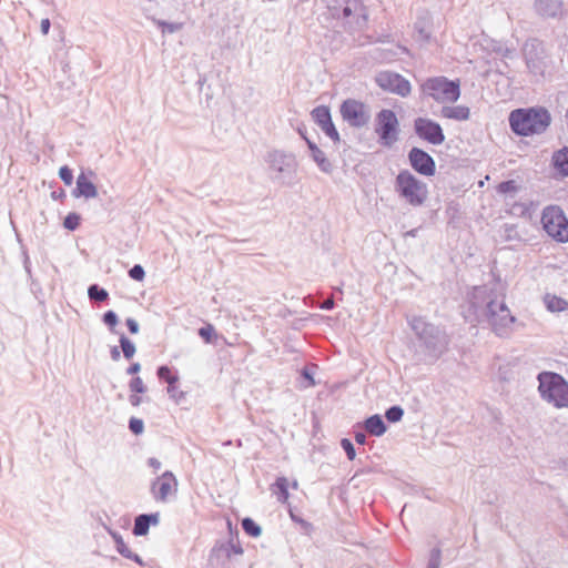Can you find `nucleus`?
I'll return each instance as SVG.
<instances>
[{
    "instance_id": "1",
    "label": "nucleus",
    "mask_w": 568,
    "mask_h": 568,
    "mask_svg": "<svg viewBox=\"0 0 568 568\" xmlns=\"http://www.w3.org/2000/svg\"><path fill=\"white\" fill-rule=\"evenodd\" d=\"M465 318L469 323H487L499 337L509 336L516 322L504 298L493 297L486 286L474 288Z\"/></svg>"
},
{
    "instance_id": "2",
    "label": "nucleus",
    "mask_w": 568,
    "mask_h": 568,
    "mask_svg": "<svg viewBox=\"0 0 568 568\" xmlns=\"http://www.w3.org/2000/svg\"><path fill=\"white\" fill-rule=\"evenodd\" d=\"M550 113L544 108L516 109L509 114L511 130L521 136L540 134L550 125Z\"/></svg>"
},
{
    "instance_id": "3",
    "label": "nucleus",
    "mask_w": 568,
    "mask_h": 568,
    "mask_svg": "<svg viewBox=\"0 0 568 568\" xmlns=\"http://www.w3.org/2000/svg\"><path fill=\"white\" fill-rule=\"evenodd\" d=\"M409 324L428 354L434 358H438L447 349L449 338L444 329L427 323L423 317H413Z\"/></svg>"
},
{
    "instance_id": "4",
    "label": "nucleus",
    "mask_w": 568,
    "mask_h": 568,
    "mask_svg": "<svg viewBox=\"0 0 568 568\" xmlns=\"http://www.w3.org/2000/svg\"><path fill=\"white\" fill-rule=\"evenodd\" d=\"M540 397L557 408L568 407V383L554 372H541L537 376Z\"/></svg>"
},
{
    "instance_id": "5",
    "label": "nucleus",
    "mask_w": 568,
    "mask_h": 568,
    "mask_svg": "<svg viewBox=\"0 0 568 568\" xmlns=\"http://www.w3.org/2000/svg\"><path fill=\"white\" fill-rule=\"evenodd\" d=\"M422 94L437 103H454L460 97L459 80H449L446 77L427 78L420 84Z\"/></svg>"
},
{
    "instance_id": "6",
    "label": "nucleus",
    "mask_w": 568,
    "mask_h": 568,
    "mask_svg": "<svg viewBox=\"0 0 568 568\" xmlns=\"http://www.w3.org/2000/svg\"><path fill=\"white\" fill-rule=\"evenodd\" d=\"M395 191L412 206H420L427 199V186L408 170H402L395 180Z\"/></svg>"
},
{
    "instance_id": "7",
    "label": "nucleus",
    "mask_w": 568,
    "mask_h": 568,
    "mask_svg": "<svg viewBox=\"0 0 568 568\" xmlns=\"http://www.w3.org/2000/svg\"><path fill=\"white\" fill-rule=\"evenodd\" d=\"M541 223L546 233L560 243L568 242V219L559 206H547L542 211Z\"/></svg>"
},
{
    "instance_id": "8",
    "label": "nucleus",
    "mask_w": 568,
    "mask_h": 568,
    "mask_svg": "<svg viewBox=\"0 0 568 568\" xmlns=\"http://www.w3.org/2000/svg\"><path fill=\"white\" fill-rule=\"evenodd\" d=\"M375 133L383 146H392L399 134V122L393 110L383 109L375 116Z\"/></svg>"
},
{
    "instance_id": "9",
    "label": "nucleus",
    "mask_w": 568,
    "mask_h": 568,
    "mask_svg": "<svg viewBox=\"0 0 568 568\" xmlns=\"http://www.w3.org/2000/svg\"><path fill=\"white\" fill-rule=\"evenodd\" d=\"M266 163L271 171L275 172V179L282 183H290L297 170V161L294 154L273 150L267 153Z\"/></svg>"
},
{
    "instance_id": "10",
    "label": "nucleus",
    "mask_w": 568,
    "mask_h": 568,
    "mask_svg": "<svg viewBox=\"0 0 568 568\" xmlns=\"http://www.w3.org/2000/svg\"><path fill=\"white\" fill-rule=\"evenodd\" d=\"M341 115L349 126L361 129L371 121V109L367 104L355 99L345 100L339 108Z\"/></svg>"
},
{
    "instance_id": "11",
    "label": "nucleus",
    "mask_w": 568,
    "mask_h": 568,
    "mask_svg": "<svg viewBox=\"0 0 568 568\" xmlns=\"http://www.w3.org/2000/svg\"><path fill=\"white\" fill-rule=\"evenodd\" d=\"M375 82L384 91L395 93L403 98L409 95L412 91L410 83L407 79L398 73L390 71H382L377 73L375 77Z\"/></svg>"
},
{
    "instance_id": "12",
    "label": "nucleus",
    "mask_w": 568,
    "mask_h": 568,
    "mask_svg": "<svg viewBox=\"0 0 568 568\" xmlns=\"http://www.w3.org/2000/svg\"><path fill=\"white\" fill-rule=\"evenodd\" d=\"M415 133L423 140L434 145H440L445 141V134L439 123L427 119L417 118L414 121Z\"/></svg>"
},
{
    "instance_id": "13",
    "label": "nucleus",
    "mask_w": 568,
    "mask_h": 568,
    "mask_svg": "<svg viewBox=\"0 0 568 568\" xmlns=\"http://www.w3.org/2000/svg\"><path fill=\"white\" fill-rule=\"evenodd\" d=\"M176 490L178 479L170 470L164 471L151 484V494L156 501L165 503Z\"/></svg>"
},
{
    "instance_id": "14",
    "label": "nucleus",
    "mask_w": 568,
    "mask_h": 568,
    "mask_svg": "<svg viewBox=\"0 0 568 568\" xmlns=\"http://www.w3.org/2000/svg\"><path fill=\"white\" fill-rule=\"evenodd\" d=\"M408 161L410 166L417 173L425 176H432L435 174V161L426 151L419 148H412L408 152Z\"/></svg>"
},
{
    "instance_id": "15",
    "label": "nucleus",
    "mask_w": 568,
    "mask_h": 568,
    "mask_svg": "<svg viewBox=\"0 0 568 568\" xmlns=\"http://www.w3.org/2000/svg\"><path fill=\"white\" fill-rule=\"evenodd\" d=\"M561 0H535L534 9L542 18H558L562 14Z\"/></svg>"
},
{
    "instance_id": "16",
    "label": "nucleus",
    "mask_w": 568,
    "mask_h": 568,
    "mask_svg": "<svg viewBox=\"0 0 568 568\" xmlns=\"http://www.w3.org/2000/svg\"><path fill=\"white\" fill-rule=\"evenodd\" d=\"M75 189L72 191L74 197L93 199L98 195L97 186L87 178L84 173H81L77 178Z\"/></svg>"
},
{
    "instance_id": "17",
    "label": "nucleus",
    "mask_w": 568,
    "mask_h": 568,
    "mask_svg": "<svg viewBox=\"0 0 568 568\" xmlns=\"http://www.w3.org/2000/svg\"><path fill=\"white\" fill-rule=\"evenodd\" d=\"M306 144L311 151L313 161L317 164L318 169L324 173H331L333 165L329 160L325 156V153L310 139H306Z\"/></svg>"
},
{
    "instance_id": "18",
    "label": "nucleus",
    "mask_w": 568,
    "mask_h": 568,
    "mask_svg": "<svg viewBox=\"0 0 568 568\" xmlns=\"http://www.w3.org/2000/svg\"><path fill=\"white\" fill-rule=\"evenodd\" d=\"M440 116L456 121H466L470 116V110L465 105H444L440 110Z\"/></svg>"
},
{
    "instance_id": "19",
    "label": "nucleus",
    "mask_w": 568,
    "mask_h": 568,
    "mask_svg": "<svg viewBox=\"0 0 568 568\" xmlns=\"http://www.w3.org/2000/svg\"><path fill=\"white\" fill-rule=\"evenodd\" d=\"M521 185L516 180L503 181L496 186L497 193L504 195L507 204L515 199L516 194L521 191Z\"/></svg>"
},
{
    "instance_id": "20",
    "label": "nucleus",
    "mask_w": 568,
    "mask_h": 568,
    "mask_svg": "<svg viewBox=\"0 0 568 568\" xmlns=\"http://www.w3.org/2000/svg\"><path fill=\"white\" fill-rule=\"evenodd\" d=\"M365 430L373 436H382L386 433V425L381 415L375 414L366 418L364 422Z\"/></svg>"
},
{
    "instance_id": "21",
    "label": "nucleus",
    "mask_w": 568,
    "mask_h": 568,
    "mask_svg": "<svg viewBox=\"0 0 568 568\" xmlns=\"http://www.w3.org/2000/svg\"><path fill=\"white\" fill-rule=\"evenodd\" d=\"M156 375L160 379H164L169 384L168 394L170 397H175V395H173V390H175V384L179 381V376L172 375L171 368L166 365L158 367Z\"/></svg>"
},
{
    "instance_id": "22",
    "label": "nucleus",
    "mask_w": 568,
    "mask_h": 568,
    "mask_svg": "<svg viewBox=\"0 0 568 568\" xmlns=\"http://www.w3.org/2000/svg\"><path fill=\"white\" fill-rule=\"evenodd\" d=\"M544 303L549 312H565L568 311V302L559 296L546 294Z\"/></svg>"
},
{
    "instance_id": "23",
    "label": "nucleus",
    "mask_w": 568,
    "mask_h": 568,
    "mask_svg": "<svg viewBox=\"0 0 568 568\" xmlns=\"http://www.w3.org/2000/svg\"><path fill=\"white\" fill-rule=\"evenodd\" d=\"M555 169L562 175H568V148H564L552 155Z\"/></svg>"
},
{
    "instance_id": "24",
    "label": "nucleus",
    "mask_w": 568,
    "mask_h": 568,
    "mask_svg": "<svg viewBox=\"0 0 568 568\" xmlns=\"http://www.w3.org/2000/svg\"><path fill=\"white\" fill-rule=\"evenodd\" d=\"M220 554H224L226 557H231L232 554L242 555L243 549L239 544H234L231 540L227 544L216 545L211 551V556H219Z\"/></svg>"
},
{
    "instance_id": "25",
    "label": "nucleus",
    "mask_w": 568,
    "mask_h": 568,
    "mask_svg": "<svg viewBox=\"0 0 568 568\" xmlns=\"http://www.w3.org/2000/svg\"><path fill=\"white\" fill-rule=\"evenodd\" d=\"M312 118L314 122L321 128L323 124L327 123L329 120H332L331 111L325 105L316 106L312 111Z\"/></svg>"
},
{
    "instance_id": "26",
    "label": "nucleus",
    "mask_w": 568,
    "mask_h": 568,
    "mask_svg": "<svg viewBox=\"0 0 568 568\" xmlns=\"http://www.w3.org/2000/svg\"><path fill=\"white\" fill-rule=\"evenodd\" d=\"M149 529L150 525L145 517L142 514L138 515L134 519V525L132 529L133 535L136 537L145 536L148 535Z\"/></svg>"
},
{
    "instance_id": "27",
    "label": "nucleus",
    "mask_w": 568,
    "mask_h": 568,
    "mask_svg": "<svg viewBox=\"0 0 568 568\" xmlns=\"http://www.w3.org/2000/svg\"><path fill=\"white\" fill-rule=\"evenodd\" d=\"M88 296L93 302H105L109 298V293L98 284H92L88 288Z\"/></svg>"
},
{
    "instance_id": "28",
    "label": "nucleus",
    "mask_w": 568,
    "mask_h": 568,
    "mask_svg": "<svg viewBox=\"0 0 568 568\" xmlns=\"http://www.w3.org/2000/svg\"><path fill=\"white\" fill-rule=\"evenodd\" d=\"M197 334L207 344H214L217 338L214 326L209 323L200 327Z\"/></svg>"
},
{
    "instance_id": "29",
    "label": "nucleus",
    "mask_w": 568,
    "mask_h": 568,
    "mask_svg": "<svg viewBox=\"0 0 568 568\" xmlns=\"http://www.w3.org/2000/svg\"><path fill=\"white\" fill-rule=\"evenodd\" d=\"M118 552L123 556L124 558L126 559H130V560H133L134 562H136L138 565L140 566H144V561L142 560V558L130 550V548L128 547V545L124 542V540L122 542H119V546L115 547Z\"/></svg>"
},
{
    "instance_id": "30",
    "label": "nucleus",
    "mask_w": 568,
    "mask_h": 568,
    "mask_svg": "<svg viewBox=\"0 0 568 568\" xmlns=\"http://www.w3.org/2000/svg\"><path fill=\"white\" fill-rule=\"evenodd\" d=\"M242 529L251 537H258L262 534L261 527L250 517H246L241 523Z\"/></svg>"
},
{
    "instance_id": "31",
    "label": "nucleus",
    "mask_w": 568,
    "mask_h": 568,
    "mask_svg": "<svg viewBox=\"0 0 568 568\" xmlns=\"http://www.w3.org/2000/svg\"><path fill=\"white\" fill-rule=\"evenodd\" d=\"M119 343H120V347L123 352V356L126 359L132 358L136 352L135 345L124 334H122L120 336Z\"/></svg>"
},
{
    "instance_id": "32",
    "label": "nucleus",
    "mask_w": 568,
    "mask_h": 568,
    "mask_svg": "<svg viewBox=\"0 0 568 568\" xmlns=\"http://www.w3.org/2000/svg\"><path fill=\"white\" fill-rule=\"evenodd\" d=\"M277 488V499L281 503H285L288 499V483L285 477H278L275 481Z\"/></svg>"
},
{
    "instance_id": "33",
    "label": "nucleus",
    "mask_w": 568,
    "mask_h": 568,
    "mask_svg": "<svg viewBox=\"0 0 568 568\" xmlns=\"http://www.w3.org/2000/svg\"><path fill=\"white\" fill-rule=\"evenodd\" d=\"M486 49L489 51V52H495L501 57H510L511 54V50L509 48H507L506 45H504L501 42L499 41H495V40H491L487 43V47Z\"/></svg>"
},
{
    "instance_id": "34",
    "label": "nucleus",
    "mask_w": 568,
    "mask_h": 568,
    "mask_svg": "<svg viewBox=\"0 0 568 568\" xmlns=\"http://www.w3.org/2000/svg\"><path fill=\"white\" fill-rule=\"evenodd\" d=\"M404 409L398 406L394 405L386 409L385 417L389 423H397L403 418Z\"/></svg>"
},
{
    "instance_id": "35",
    "label": "nucleus",
    "mask_w": 568,
    "mask_h": 568,
    "mask_svg": "<svg viewBox=\"0 0 568 568\" xmlns=\"http://www.w3.org/2000/svg\"><path fill=\"white\" fill-rule=\"evenodd\" d=\"M80 215L75 212L69 213L63 221V226L69 231H74L80 225Z\"/></svg>"
},
{
    "instance_id": "36",
    "label": "nucleus",
    "mask_w": 568,
    "mask_h": 568,
    "mask_svg": "<svg viewBox=\"0 0 568 568\" xmlns=\"http://www.w3.org/2000/svg\"><path fill=\"white\" fill-rule=\"evenodd\" d=\"M321 130L335 143L339 142V133L332 120L321 126Z\"/></svg>"
},
{
    "instance_id": "37",
    "label": "nucleus",
    "mask_w": 568,
    "mask_h": 568,
    "mask_svg": "<svg viewBox=\"0 0 568 568\" xmlns=\"http://www.w3.org/2000/svg\"><path fill=\"white\" fill-rule=\"evenodd\" d=\"M156 24L161 28L163 33H174L182 29V23H171L163 20H156Z\"/></svg>"
},
{
    "instance_id": "38",
    "label": "nucleus",
    "mask_w": 568,
    "mask_h": 568,
    "mask_svg": "<svg viewBox=\"0 0 568 568\" xmlns=\"http://www.w3.org/2000/svg\"><path fill=\"white\" fill-rule=\"evenodd\" d=\"M129 388L132 393H136V394H143L146 392V386L144 385L143 381L139 376L133 377L129 382Z\"/></svg>"
},
{
    "instance_id": "39",
    "label": "nucleus",
    "mask_w": 568,
    "mask_h": 568,
    "mask_svg": "<svg viewBox=\"0 0 568 568\" xmlns=\"http://www.w3.org/2000/svg\"><path fill=\"white\" fill-rule=\"evenodd\" d=\"M102 321L113 332V327L116 326L119 318L115 312L106 311L103 314Z\"/></svg>"
},
{
    "instance_id": "40",
    "label": "nucleus",
    "mask_w": 568,
    "mask_h": 568,
    "mask_svg": "<svg viewBox=\"0 0 568 568\" xmlns=\"http://www.w3.org/2000/svg\"><path fill=\"white\" fill-rule=\"evenodd\" d=\"M129 429L134 434V435H140L143 433L144 430V424H143V420L140 419V418H135V417H131L130 420H129Z\"/></svg>"
},
{
    "instance_id": "41",
    "label": "nucleus",
    "mask_w": 568,
    "mask_h": 568,
    "mask_svg": "<svg viewBox=\"0 0 568 568\" xmlns=\"http://www.w3.org/2000/svg\"><path fill=\"white\" fill-rule=\"evenodd\" d=\"M540 45V42L536 39L525 44L524 51L527 60V64L530 65L532 62L531 51L536 50Z\"/></svg>"
},
{
    "instance_id": "42",
    "label": "nucleus",
    "mask_w": 568,
    "mask_h": 568,
    "mask_svg": "<svg viewBox=\"0 0 568 568\" xmlns=\"http://www.w3.org/2000/svg\"><path fill=\"white\" fill-rule=\"evenodd\" d=\"M440 559H442L440 549L434 548L430 551V556H429V561H428L427 568H439Z\"/></svg>"
},
{
    "instance_id": "43",
    "label": "nucleus",
    "mask_w": 568,
    "mask_h": 568,
    "mask_svg": "<svg viewBox=\"0 0 568 568\" xmlns=\"http://www.w3.org/2000/svg\"><path fill=\"white\" fill-rule=\"evenodd\" d=\"M341 446L344 449V452L346 453L347 458L349 460H353L356 456V452H355L353 443L347 438H343L341 440Z\"/></svg>"
},
{
    "instance_id": "44",
    "label": "nucleus",
    "mask_w": 568,
    "mask_h": 568,
    "mask_svg": "<svg viewBox=\"0 0 568 568\" xmlns=\"http://www.w3.org/2000/svg\"><path fill=\"white\" fill-rule=\"evenodd\" d=\"M129 276L132 280L140 282L145 276L144 268L140 264H135L129 270Z\"/></svg>"
},
{
    "instance_id": "45",
    "label": "nucleus",
    "mask_w": 568,
    "mask_h": 568,
    "mask_svg": "<svg viewBox=\"0 0 568 568\" xmlns=\"http://www.w3.org/2000/svg\"><path fill=\"white\" fill-rule=\"evenodd\" d=\"M59 176L60 179L67 184L71 185L73 182V173L72 170L69 169L67 165L60 168L59 170Z\"/></svg>"
},
{
    "instance_id": "46",
    "label": "nucleus",
    "mask_w": 568,
    "mask_h": 568,
    "mask_svg": "<svg viewBox=\"0 0 568 568\" xmlns=\"http://www.w3.org/2000/svg\"><path fill=\"white\" fill-rule=\"evenodd\" d=\"M301 375H302V377L307 382V383L304 385V387H306V388H307V387L315 386V381H314V378H313L312 374L310 373V371H308L306 367H304V368L302 369Z\"/></svg>"
},
{
    "instance_id": "47",
    "label": "nucleus",
    "mask_w": 568,
    "mask_h": 568,
    "mask_svg": "<svg viewBox=\"0 0 568 568\" xmlns=\"http://www.w3.org/2000/svg\"><path fill=\"white\" fill-rule=\"evenodd\" d=\"M125 324H126L130 333H132V334L139 333L140 326H139V323L134 318H131V317L126 318Z\"/></svg>"
},
{
    "instance_id": "48",
    "label": "nucleus",
    "mask_w": 568,
    "mask_h": 568,
    "mask_svg": "<svg viewBox=\"0 0 568 568\" xmlns=\"http://www.w3.org/2000/svg\"><path fill=\"white\" fill-rule=\"evenodd\" d=\"M148 520L149 525L158 526L160 523V513L142 514Z\"/></svg>"
},
{
    "instance_id": "49",
    "label": "nucleus",
    "mask_w": 568,
    "mask_h": 568,
    "mask_svg": "<svg viewBox=\"0 0 568 568\" xmlns=\"http://www.w3.org/2000/svg\"><path fill=\"white\" fill-rule=\"evenodd\" d=\"M343 4L342 12L344 18H348L352 14V6L349 0H342Z\"/></svg>"
},
{
    "instance_id": "50",
    "label": "nucleus",
    "mask_w": 568,
    "mask_h": 568,
    "mask_svg": "<svg viewBox=\"0 0 568 568\" xmlns=\"http://www.w3.org/2000/svg\"><path fill=\"white\" fill-rule=\"evenodd\" d=\"M146 463L148 466L153 468L155 471L159 470L162 466L161 462L155 457H150Z\"/></svg>"
},
{
    "instance_id": "51",
    "label": "nucleus",
    "mask_w": 568,
    "mask_h": 568,
    "mask_svg": "<svg viewBox=\"0 0 568 568\" xmlns=\"http://www.w3.org/2000/svg\"><path fill=\"white\" fill-rule=\"evenodd\" d=\"M51 27V22L48 18L42 19L40 23V29L43 34H48Z\"/></svg>"
},
{
    "instance_id": "52",
    "label": "nucleus",
    "mask_w": 568,
    "mask_h": 568,
    "mask_svg": "<svg viewBox=\"0 0 568 568\" xmlns=\"http://www.w3.org/2000/svg\"><path fill=\"white\" fill-rule=\"evenodd\" d=\"M141 369V365L140 363H133L131 364L128 368H126V374L128 375H135L140 372Z\"/></svg>"
},
{
    "instance_id": "53",
    "label": "nucleus",
    "mask_w": 568,
    "mask_h": 568,
    "mask_svg": "<svg viewBox=\"0 0 568 568\" xmlns=\"http://www.w3.org/2000/svg\"><path fill=\"white\" fill-rule=\"evenodd\" d=\"M129 402L132 406L138 407L142 403V398L139 396V394L133 393L130 395Z\"/></svg>"
},
{
    "instance_id": "54",
    "label": "nucleus",
    "mask_w": 568,
    "mask_h": 568,
    "mask_svg": "<svg viewBox=\"0 0 568 568\" xmlns=\"http://www.w3.org/2000/svg\"><path fill=\"white\" fill-rule=\"evenodd\" d=\"M335 306V303H334V300L332 297L325 300L322 304H321V308L322 310H326V311H329V310H333Z\"/></svg>"
},
{
    "instance_id": "55",
    "label": "nucleus",
    "mask_w": 568,
    "mask_h": 568,
    "mask_svg": "<svg viewBox=\"0 0 568 568\" xmlns=\"http://www.w3.org/2000/svg\"><path fill=\"white\" fill-rule=\"evenodd\" d=\"M354 438L359 445H364L366 443V434L364 432H356Z\"/></svg>"
},
{
    "instance_id": "56",
    "label": "nucleus",
    "mask_w": 568,
    "mask_h": 568,
    "mask_svg": "<svg viewBox=\"0 0 568 568\" xmlns=\"http://www.w3.org/2000/svg\"><path fill=\"white\" fill-rule=\"evenodd\" d=\"M109 532H110L112 539L114 540L115 547H118L119 542L123 541L122 536L119 532L113 531V530H110Z\"/></svg>"
},
{
    "instance_id": "57",
    "label": "nucleus",
    "mask_w": 568,
    "mask_h": 568,
    "mask_svg": "<svg viewBox=\"0 0 568 568\" xmlns=\"http://www.w3.org/2000/svg\"><path fill=\"white\" fill-rule=\"evenodd\" d=\"M110 354H111V358H112L113 361H119L120 355H121V354H120V351H119V348H118V346H113V347L111 348V351H110Z\"/></svg>"
},
{
    "instance_id": "58",
    "label": "nucleus",
    "mask_w": 568,
    "mask_h": 568,
    "mask_svg": "<svg viewBox=\"0 0 568 568\" xmlns=\"http://www.w3.org/2000/svg\"><path fill=\"white\" fill-rule=\"evenodd\" d=\"M173 395H175V397H172L176 403H180L181 398L184 397V393L182 390H179L176 387H175V390H173Z\"/></svg>"
},
{
    "instance_id": "59",
    "label": "nucleus",
    "mask_w": 568,
    "mask_h": 568,
    "mask_svg": "<svg viewBox=\"0 0 568 568\" xmlns=\"http://www.w3.org/2000/svg\"><path fill=\"white\" fill-rule=\"evenodd\" d=\"M513 211L514 213H516L517 211H519L520 213H524L525 212V206L524 204H514L513 205Z\"/></svg>"
},
{
    "instance_id": "60",
    "label": "nucleus",
    "mask_w": 568,
    "mask_h": 568,
    "mask_svg": "<svg viewBox=\"0 0 568 568\" xmlns=\"http://www.w3.org/2000/svg\"><path fill=\"white\" fill-rule=\"evenodd\" d=\"M419 34H420V38L423 40H428L429 39V33L426 32L424 29H419Z\"/></svg>"
},
{
    "instance_id": "61",
    "label": "nucleus",
    "mask_w": 568,
    "mask_h": 568,
    "mask_svg": "<svg viewBox=\"0 0 568 568\" xmlns=\"http://www.w3.org/2000/svg\"><path fill=\"white\" fill-rule=\"evenodd\" d=\"M298 133H300V135H301L305 141H306V139H308V138L306 136V130H305V128H304V129H303V128H298Z\"/></svg>"
},
{
    "instance_id": "62",
    "label": "nucleus",
    "mask_w": 568,
    "mask_h": 568,
    "mask_svg": "<svg viewBox=\"0 0 568 568\" xmlns=\"http://www.w3.org/2000/svg\"><path fill=\"white\" fill-rule=\"evenodd\" d=\"M293 488H297V483L296 481L293 483Z\"/></svg>"
},
{
    "instance_id": "63",
    "label": "nucleus",
    "mask_w": 568,
    "mask_h": 568,
    "mask_svg": "<svg viewBox=\"0 0 568 568\" xmlns=\"http://www.w3.org/2000/svg\"><path fill=\"white\" fill-rule=\"evenodd\" d=\"M60 196H64V191L63 190L60 192Z\"/></svg>"
}]
</instances>
